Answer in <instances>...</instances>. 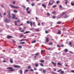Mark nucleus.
<instances>
[{
	"label": "nucleus",
	"instance_id": "obj_1",
	"mask_svg": "<svg viewBox=\"0 0 74 74\" xmlns=\"http://www.w3.org/2000/svg\"><path fill=\"white\" fill-rule=\"evenodd\" d=\"M7 69H10V70H9V71L13 72L14 70H15V69H12V67H8Z\"/></svg>",
	"mask_w": 74,
	"mask_h": 74
},
{
	"label": "nucleus",
	"instance_id": "obj_2",
	"mask_svg": "<svg viewBox=\"0 0 74 74\" xmlns=\"http://www.w3.org/2000/svg\"><path fill=\"white\" fill-rule=\"evenodd\" d=\"M7 12L8 14V15L9 16V18H11V15H10V11L8 10Z\"/></svg>",
	"mask_w": 74,
	"mask_h": 74
},
{
	"label": "nucleus",
	"instance_id": "obj_3",
	"mask_svg": "<svg viewBox=\"0 0 74 74\" xmlns=\"http://www.w3.org/2000/svg\"><path fill=\"white\" fill-rule=\"evenodd\" d=\"M4 21L6 23H8L9 22H10V21L8 20V19H6L4 20Z\"/></svg>",
	"mask_w": 74,
	"mask_h": 74
},
{
	"label": "nucleus",
	"instance_id": "obj_4",
	"mask_svg": "<svg viewBox=\"0 0 74 74\" xmlns=\"http://www.w3.org/2000/svg\"><path fill=\"white\" fill-rule=\"evenodd\" d=\"M51 0H50L49 2V3L48 4L49 5H51V4H53V3H55V1H53V3H51Z\"/></svg>",
	"mask_w": 74,
	"mask_h": 74
},
{
	"label": "nucleus",
	"instance_id": "obj_5",
	"mask_svg": "<svg viewBox=\"0 0 74 74\" xmlns=\"http://www.w3.org/2000/svg\"><path fill=\"white\" fill-rule=\"evenodd\" d=\"M52 63L53 64V66H54V67H56V63H54L53 62H52Z\"/></svg>",
	"mask_w": 74,
	"mask_h": 74
},
{
	"label": "nucleus",
	"instance_id": "obj_6",
	"mask_svg": "<svg viewBox=\"0 0 74 74\" xmlns=\"http://www.w3.org/2000/svg\"><path fill=\"white\" fill-rule=\"evenodd\" d=\"M14 67L15 68H20L21 67L19 66H18L17 65H14Z\"/></svg>",
	"mask_w": 74,
	"mask_h": 74
},
{
	"label": "nucleus",
	"instance_id": "obj_7",
	"mask_svg": "<svg viewBox=\"0 0 74 74\" xmlns=\"http://www.w3.org/2000/svg\"><path fill=\"white\" fill-rule=\"evenodd\" d=\"M69 15H66L65 16H64L63 17L65 19L66 18H67L68 17H69Z\"/></svg>",
	"mask_w": 74,
	"mask_h": 74
},
{
	"label": "nucleus",
	"instance_id": "obj_8",
	"mask_svg": "<svg viewBox=\"0 0 74 74\" xmlns=\"http://www.w3.org/2000/svg\"><path fill=\"white\" fill-rule=\"evenodd\" d=\"M42 6L43 7H44V8H46V5H45L44 4H42Z\"/></svg>",
	"mask_w": 74,
	"mask_h": 74
},
{
	"label": "nucleus",
	"instance_id": "obj_9",
	"mask_svg": "<svg viewBox=\"0 0 74 74\" xmlns=\"http://www.w3.org/2000/svg\"><path fill=\"white\" fill-rule=\"evenodd\" d=\"M66 12H63V13L61 15V16H63L64 15L66 14Z\"/></svg>",
	"mask_w": 74,
	"mask_h": 74
},
{
	"label": "nucleus",
	"instance_id": "obj_10",
	"mask_svg": "<svg viewBox=\"0 0 74 74\" xmlns=\"http://www.w3.org/2000/svg\"><path fill=\"white\" fill-rule=\"evenodd\" d=\"M12 36H8L7 37V38H12Z\"/></svg>",
	"mask_w": 74,
	"mask_h": 74
},
{
	"label": "nucleus",
	"instance_id": "obj_11",
	"mask_svg": "<svg viewBox=\"0 0 74 74\" xmlns=\"http://www.w3.org/2000/svg\"><path fill=\"white\" fill-rule=\"evenodd\" d=\"M10 5L12 7V8H15V6H14L13 5Z\"/></svg>",
	"mask_w": 74,
	"mask_h": 74
},
{
	"label": "nucleus",
	"instance_id": "obj_12",
	"mask_svg": "<svg viewBox=\"0 0 74 74\" xmlns=\"http://www.w3.org/2000/svg\"><path fill=\"white\" fill-rule=\"evenodd\" d=\"M61 23H62L61 21H58L57 23V24H59L60 25Z\"/></svg>",
	"mask_w": 74,
	"mask_h": 74
},
{
	"label": "nucleus",
	"instance_id": "obj_13",
	"mask_svg": "<svg viewBox=\"0 0 74 74\" xmlns=\"http://www.w3.org/2000/svg\"><path fill=\"white\" fill-rule=\"evenodd\" d=\"M29 33H30L29 31H26L24 33V34H27Z\"/></svg>",
	"mask_w": 74,
	"mask_h": 74
},
{
	"label": "nucleus",
	"instance_id": "obj_14",
	"mask_svg": "<svg viewBox=\"0 0 74 74\" xmlns=\"http://www.w3.org/2000/svg\"><path fill=\"white\" fill-rule=\"evenodd\" d=\"M43 71L44 73H47V70H43Z\"/></svg>",
	"mask_w": 74,
	"mask_h": 74
},
{
	"label": "nucleus",
	"instance_id": "obj_15",
	"mask_svg": "<svg viewBox=\"0 0 74 74\" xmlns=\"http://www.w3.org/2000/svg\"><path fill=\"white\" fill-rule=\"evenodd\" d=\"M13 19H14L15 18V14H13V17H12Z\"/></svg>",
	"mask_w": 74,
	"mask_h": 74
},
{
	"label": "nucleus",
	"instance_id": "obj_16",
	"mask_svg": "<svg viewBox=\"0 0 74 74\" xmlns=\"http://www.w3.org/2000/svg\"><path fill=\"white\" fill-rule=\"evenodd\" d=\"M14 8H16L17 9H18V8H19V7H18V6H14Z\"/></svg>",
	"mask_w": 74,
	"mask_h": 74
},
{
	"label": "nucleus",
	"instance_id": "obj_17",
	"mask_svg": "<svg viewBox=\"0 0 74 74\" xmlns=\"http://www.w3.org/2000/svg\"><path fill=\"white\" fill-rule=\"evenodd\" d=\"M10 62L11 63H13V61L12 60H10Z\"/></svg>",
	"mask_w": 74,
	"mask_h": 74
},
{
	"label": "nucleus",
	"instance_id": "obj_18",
	"mask_svg": "<svg viewBox=\"0 0 74 74\" xmlns=\"http://www.w3.org/2000/svg\"><path fill=\"white\" fill-rule=\"evenodd\" d=\"M19 37H23V35L21 34Z\"/></svg>",
	"mask_w": 74,
	"mask_h": 74
},
{
	"label": "nucleus",
	"instance_id": "obj_19",
	"mask_svg": "<svg viewBox=\"0 0 74 74\" xmlns=\"http://www.w3.org/2000/svg\"><path fill=\"white\" fill-rule=\"evenodd\" d=\"M61 33L60 31H59L58 33V34H60Z\"/></svg>",
	"mask_w": 74,
	"mask_h": 74
},
{
	"label": "nucleus",
	"instance_id": "obj_20",
	"mask_svg": "<svg viewBox=\"0 0 74 74\" xmlns=\"http://www.w3.org/2000/svg\"><path fill=\"white\" fill-rule=\"evenodd\" d=\"M14 12H15V13H17V12H18V11L16 10H14Z\"/></svg>",
	"mask_w": 74,
	"mask_h": 74
},
{
	"label": "nucleus",
	"instance_id": "obj_21",
	"mask_svg": "<svg viewBox=\"0 0 74 74\" xmlns=\"http://www.w3.org/2000/svg\"><path fill=\"white\" fill-rule=\"evenodd\" d=\"M25 40H26V39H22L20 40V41L21 42V41H25Z\"/></svg>",
	"mask_w": 74,
	"mask_h": 74
},
{
	"label": "nucleus",
	"instance_id": "obj_22",
	"mask_svg": "<svg viewBox=\"0 0 74 74\" xmlns=\"http://www.w3.org/2000/svg\"><path fill=\"white\" fill-rule=\"evenodd\" d=\"M46 40V42H48V41H49V40H48V38H47Z\"/></svg>",
	"mask_w": 74,
	"mask_h": 74
},
{
	"label": "nucleus",
	"instance_id": "obj_23",
	"mask_svg": "<svg viewBox=\"0 0 74 74\" xmlns=\"http://www.w3.org/2000/svg\"><path fill=\"white\" fill-rule=\"evenodd\" d=\"M26 43L25 42H22L20 43V44H25Z\"/></svg>",
	"mask_w": 74,
	"mask_h": 74
},
{
	"label": "nucleus",
	"instance_id": "obj_24",
	"mask_svg": "<svg viewBox=\"0 0 74 74\" xmlns=\"http://www.w3.org/2000/svg\"><path fill=\"white\" fill-rule=\"evenodd\" d=\"M35 42H36V41L34 40V41L32 42V43L33 44V43H35Z\"/></svg>",
	"mask_w": 74,
	"mask_h": 74
},
{
	"label": "nucleus",
	"instance_id": "obj_25",
	"mask_svg": "<svg viewBox=\"0 0 74 74\" xmlns=\"http://www.w3.org/2000/svg\"><path fill=\"white\" fill-rule=\"evenodd\" d=\"M39 54H40V53H37L36 54V56H37V55L38 56H39Z\"/></svg>",
	"mask_w": 74,
	"mask_h": 74
},
{
	"label": "nucleus",
	"instance_id": "obj_26",
	"mask_svg": "<svg viewBox=\"0 0 74 74\" xmlns=\"http://www.w3.org/2000/svg\"><path fill=\"white\" fill-rule=\"evenodd\" d=\"M28 70H26L24 72V73L25 74V73H26V72H27V71H28Z\"/></svg>",
	"mask_w": 74,
	"mask_h": 74
},
{
	"label": "nucleus",
	"instance_id": "obj_27",
	"mask_svg": "<svg viewBox=\"0 0 74 74\" xmlns=\"http://www.w3.org/2000/svg\"><path fill=\"white\" fill-rule=\"evenodd\" d=\"M40 62L41 63H44V60H40Z\"/></svg>",
	"mask_w": 74,
	"mask_h": 74
},
{
	"label": "nucleus",
	"instance_id": "obj_28",
	"mask_svg": "<svg viewBox=\"0 0 74 74\" xmlns=\"http://www.w3.org/2000/svg\"><path fill=\"white\" fill-rule=\"evenodd\" d=\"M71 42H70L69 43V45L70 46H71V47H72V46H71Z\"/></svg>",
	"mask_w": 74,
	"mask_h": 74
},
{
	"label": "nucleus",
	"instance_id": "obj_29",
	"mask_svg": "<svg viewBox=\"0 0 74 74\" xmlns=\"http://www.w3.org/2000/svg\"><path fill=\"white\" fill-rule=\"evenodd\" d=\"M64 51H65V52H67V51H68V49H65L64 50Z\"/></svg>",
	"mask_w": 74,
	"mask_h": 74
},
{
	"label": "nucleus",
	"instance_id": "obj_30",
	"mask_svg": "<svg viewBox=\"0 0 74 74\" xmlns=\"http://www.w3.org/2000/svg\"><path fill=\"white\" fill-rule=\"evenodd\" d=\"M40 66H42L43 67H44V66L43 65V64H42V63H40Z\"/></svg>",
	"mask_w": 74,
	"mask_h": 74
},
{
	"label": "nucleus",
	"instance_id": "obj_31",
	"mask_svg": "<svg viewBox=\"0 0 74 74\" xmlns=\"http://www.w3.org/2000/svg\"><path fill=\"white\" fill-rule=\"evenodd\" d=\"M61 74H64V71H61Z\"/></svg>",
	"mask_w": 74,
	"mask_h": 74
},
{
	"label": "nucleus",
	"instance_id": "obj_32",
	"mask_svg": "<svg viewBox=\"0 0 74 74\" xmlns=\"http://www.w3.org/2000/svg\"><path fill=\"white\" fill-rule=\"evenodd\" d=\"M31 5L32 6H33L34 5H35V4L33 3H32Z\"/></svg>",
	"mask_w": 74,
	"mask_h": 74
},
{
	"label": "nucleus",
	"instance_id": "obj_33",
	"mask_svg": "<svg viewBox=\"0 0 74 74\" xmlns=\"http://www.w3.org/2000/svg\"><path fill=\"white\" fill-rule=\"evenodd\" d=\"M27 14H30V12L27 11Z\"/></svg>",
	"mask_w": 74,
	"mask_h": 74
},
{
	"label": "nucleus",
	"instance_id": "obj_34",
	"mask_svg": "<svg viewBox=\"0 0 74 74\" xmlns=\"http://www.w3.org/2000/svg\"><path fill=\"white\" fill-rule=\"evenodd\" d=\"M67 2H68V1H66L65 2V4H66V5H67Z\"/></svg>",
	"mask_w": 74,
	"mask_h": 74
},
{
	"label": "nucleus",
	"instance_id": "obj_35",
	"mask_svg": "<svg viewBox=\"0 0 74 74\" xmlns=\"http://www.w3.org/2000/svg\"><path fill=\"white\" fill-rule=\"evenodd\" d=\"M30 22V25H31V27H32V21H31Z\"/></svg>",
	"mask_w": 74,
	"mask_h": 74
},
{
	"label": "nucleus",
	"instance_id": "obj_36",
	"mask_svg": "<svg viewBox=\"0 0 74 74\" xmlns=\"http://www.w3.org/2000/svg\"><path fill=\"white\" fill-rule=\"evenodd\" d=\"M30 71H34V70L32 69H31L29 70Z\"/></svg>",
	"mask_w": 74,
	"mask_h": 74
},
{
	"label": "nucleus",
	"instance_id": "obj_37",
	"mask_svg": "<svg viewBox=\"0 0 74 74\" xmlns=\"http://www.w3.org/2000/svg\"><path fill=\"white\" fill-rule=\"evenodd\" d=\"M58 65H60V66H61L62 65V64H60L59 63H58Z\"/></svg>",
	"mask_w": 74,
	"mask_h": 74
},
{
	"label": "nucleus",
	"instance_id": "obj_38",
	"mask_svg": "<svg viewBox=\"0 0 74 74\" xmlns=\"http://www.w3.org/2000/svg\"><path fill=\"white\" fill-rule=\"evenodd\" d=\"M28 69H31V68L30 66H28Z\"/></svg>",
	"mask_w": 74,
	"mask_h": 74
},
{
	"label": "nucleus",
	"instance_id": "obj_39",
	"mask_svg": "<svg viewBox=\"0 0 74 74\" xmlns=\"http://www.w3.org/2000/svg\"><path fill=\"white\" fill-rule=\"evenodd\" d=\"M20 32H25V30H22Z\"/></svg>",
	"mask_w": 74,
	"mask_h": 74
},
{
	"label": "nucleus",
	"instance_id": "obj_40",
	"mask_svg": "<svg viewBox=\"0 0 74 74\" xmlns=\"http://www.w3.org/2000/svg\"><path fill=\"white\" fill-rule=\"evenodd\" d=\"M55 13H56V12L55 11H53L52 12V14H55Z\"/></svg>",
	"mask_w": 74,
	"mask_h": 74
},
{
	"label": "nucleus",
	"instance_id": "obj_41",
	"mask_svg": "<svg viewBox=\"0 0 74 74\" xmlns=\"http://www.w3.org/2000/svg\"><path fill=\"white\" fill-rule=\"evenodd\" d=\"M71 5H74V3H71Z\"/></svg>",
	"mask_w": 74,
	"mask_h": 74
},
{
	"label": "nucleus",
	"instance_id": "obj_42",
	"mask_svg": "<svg viewBox=\"0 0 74 74\" xmlns=\"http://www.w3.org/2000/svg\"><path fill=\"white\" fill-rule=\"evenodd\" d=\"M53 19H55L56 18V16H53Z\"/></svg>",
	"mask_w": 74,
	"mask_h": 74
},
{
	"label": "nucleus",
	"instance_id": "obj_43",
	"mask_svg": "<svg viewBox=\"0 0 74 74\" xmlns=\"http://www.w3.org/2000/svg\"><path fill=\"white\" fill-rule=\"evenodd\" d=\"M59 3H60V2L59 1H57L56 2L57 4H59Z\"/></svg>",
	"mask_w": 74,
	"mask_h": 74
},
{
	"label": "nucleus",
	"instance_id": "obj_44",
	"mask_svg": "<svg viewBox=\"0 0 74 74\" xmlns=\"http://www.w3.org/2000/svg\"><path fill=\"white\" fill-rule=\"evenodd\" d=\"M56 7V5H54L53 6V8H55V7Z\"/></svg>",
	"mask_w": 74,
	"mask_h": 74
},
{
	"label": "nucleus",
	"instance_id": "obj_45",
	"mask_svg": "<svg viewBox=\"0 0 74 74\" xmlns=\"http://www.w3.org/2000/svg\"><path fill=\"white\" fill-rule=\"evenodd\" d=\"M22 47V46H19V48H21Z\"/></svg>",
	"mask_w": 74,
	"mask_h": 74
},
{
	"label": "nucleus",
	"instance_id": "obj_46",
	"mask_svg": "<svg viewBox=\"0 0 74 74\" xmlns=\"http://www.w3.org/2000/svg\"><path fill=\"white\" fill-rule=\"evenodd\" d=\"M21 74H22V70H20Z\"/></svg>",
	"mask_w": 74,
	"mask_h": 74
},
{
	"label": "nucleus",
	"instance_id": "obj_47",
	"mask_svg": "<svg viewBox=\"0 0 74 74\" xmlns=\"http://www.w3.org/2000/svg\"><path fill=\"white\" fill-rule=\"evenodd\" d=\"M52 44H53L52 43H50L49 44V45H52Z\"/></svg>",
	"mask_w": 74,
	"mask_h": 74
},
{
	"label": "nucleus",
	"instance_id": "obj_48",
	"mask_svg": "<svg viewBox=\"0 0 74 74\" xmlns=\"http://www.w3.org/2000/svg\"><path fill=\"white\" fill-rule=\"evenodd\" d=\"M28 9H29V8L28 7L26 9V11H28Z\"/></svg>",
	"mask_w": 74,
	"mask_h": 74
},
{
	"label": "nucleus",
	"instance_id": "obj_49",
	"mask_svg": "<svg viewBox=\"0 0 74 74\" xmlns=\"http://www.w3.org/2000/svg\"><path fill=\"white\" fill-rule=\"evenodd\" d=\"M47 15L48 16H49V15H50V14H49V13H47Z\"/></svg>",
	"mask_w": 74,
	"mask_h": 74
},
{
	"label": "nucleus",
	"instance_id": "obj_50",
	"mask_svg": "<svg viewBox=\"0 0 74 74\" xmlns=\"http://www.w3.org/2000/svg\"><path fill=\"white\" fill-rule=\"evenodd\" d=\"M27 23L28 24H29V23H30V22H29V21H27Z\"/></svg>",
	"mask_w": 74,
	"mask_h": 74
},
{
	"label": "nucleus",
	"instance_id": "obj_51",
	"mask_svg": "<svg viewBox=\"0 0 74 74\" xmlns=\"http://www.w3.org/2000/svg\"><path fill=\"white\" fill-rule=\"evenodd\" d=\"M43 52H44V50H41V53H43Z\"/></svg>",
	"mask_w": 74,
	"mask_h": 74
},
{
	"label": "nucleus",
	"instance_id": "obj_52",
	"mask_svg": "<svg viewBox=\"0 0 74 74\" xmlns=\"http://www.w3.org/2000/svg\"><path fill=\"white\" fill-rule=\"evenodd\" d=\"M62 69H60V70H59L58 71V73H59V72H60V71H62Z\"/></svg>",
	"mask_w": 74,
	"mask_h": 74
},
{
	"label": "nucleus",
	"instance_id": "obj_53",
	"mask_svg": "<svg viewBox=\"0 0 74 74\" xmlns=\"http://www.w3.org/2000/svg\"><path fill=\"white\" fill-rule=\"evenodd\" d=\"M30 29L31 30H34V29L32 28H30Z\"/></svg>",
	"mask_w": 74,
	"mask_h": 74
},
{
	"label": "nucleus",
	"instance_id": "obj_54",
	"mask_svg": "<svg viewBox=\"0 0 74 74\" xmlns=\"http://www.w3.org/2000/svg\"><path fill=\"white\" fill-rule=\"evenodd\" d=\"M70 53H74L72 51H70Z\"/></svg>",
	"mask_w": 74,
	"mask_h": 74
},
{
	"label": "nucleus",
	"instance_id": "obj_55",
	"mask_svg": "<svg viewBox=\"0 0 74 74\" xmlns=\"http://www.w3.org/2000/svg\"><path fill=\"white\" fill-rule=\"evenodd\" d=\"M53 71H56V69H54Z\"/></svg>",
	"mask_w": 74,
	"mask_h": 74
},
{
	"label": "nucleus",
	"instance_id": "obj_56",
	"mask_svg": "<svg viewBox=\"0 0 74 74\" xmlns=\"http://www.w3.org/2000/svg\"><path fill=\"white\" fill-rule=\"evenodd\" d=\"M35 66H36V67H37L38 66V64H36L35 65Z\"/></svg>",
	"mask_w": 74,
	"mask_h": 74
},
{
	"label": "nucleus",
	"instance_id": "obj_57",
	"mask_svg": "<svg viewBox=\"0 0 74 74\" xmlns=\"http://www.w3.org/2000/svg\"><path fill=\"white\" fill-rule=\"evenodd\" d=\"M36 31H37V32H38L39 31V29H36Z\"/></svg>",
	"mask_w": 74,
	"mask_h": 74
},
{
	"label": "nucleus",
	"instance_id": "obj_58",
	"mask_svg": "<svg viewBox=\"0 0 74 74\" xmlns=\"http://www.w3.org/2000/svg\"><path fill=\"white\" fill-rule=\"evenodd\" d=\"M45 33H46L47 34H48V31H45Z\"/></svg>",
	"mask_w": 74,
	"mask_h": 74
},
{
	"label": "nucleus",
	"instance_id": "obj_59",
	"mask_svg": "<svg viewBox=\"0 0 74 74\" xmlns=\"http://www.w3.org/2000/svg\"><path fill=\"white\" fill-rule=\"evenodd\" d=\"M1 6L2 7V8H4V5H1Z\"/></svg>",
	"mask_w": 74,
	"mask_h": 74
},
{
	"label": "nucleus",
	"instance_id": "obj_60",
	"mask_svg": "<svg viewBox=\"0 0 74 74\" xmlns=\"http://www.w3.org/2000/svg\"><path fill=\"white\" fill-rule=\"evenodd\" d=\"M34 70H35L36 71L37 69H36V68H34Z\"/></svg>",
	"mask_w": 74,
	"mask_h": 74
},
{
	"label": "nucleus",
	"instance_id": "obj_61",
	"mask_svg": "<svg viewBox=\"0 0 74 74\" xmlns=\"http://www.w3.org/2000/svg\"><path fill=\"white\" fill-rule=\"evenodd\" d=\"M71 72H72V73H74V70L73 71V70L71 71Z\"/></svg>",
	"mask_w": 74,
	"mask_h": 74
},
{
	"label": "nucleus",
	"instance_id": "obj_62",
	"mask_svg": "<svg viewBox=\"0 0 74 74\" xmlns=\"http://www.w3.org/2000/svg\"><path fill=\"white\" fill-rule=\"evenodd\" d=\"M32 24H33V25H35V23L33 22L32 23Z\"/></svg>",
	"mask_w": 74,
	"mask_h": 74
},
{
	"label": "nucleus",
	"instance_id": "obj_63",
	"mask_svg": "<svg viewBox=\"0 0 74 74\" xmlns=\"http://www.w3.org/2000/svg\"><path fill=\"white\" fill-rule=\"evenodd\" d=\"M47 70H51V68H48L47 69Z\"/></svg>",
	"mask_w": 74,
	"mask_h": 74
},
{
	"label": "nucleus",
	"instance_id": "obj_64",
	"mask_svg": "<svg viewBox=\"0 0 74 74\" xmlns=\"http://www.w3.org/2000/svg\"><path fill=\"white\" fill-rule=\"evenodd\" d=\"M60 8H62V5H60Z\"/></svg>",
	"mask_w": 74,
	"mask_h": 74
}]
</instances>
